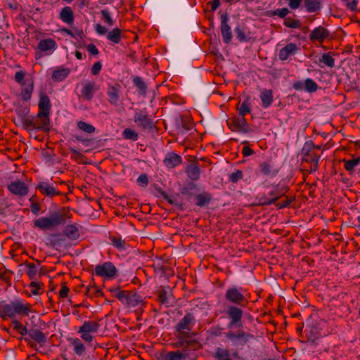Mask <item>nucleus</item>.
<instances>
[{
	"mask_svg": "<svg viewBox=\"0 0 360 360\" xmlns=\"http://www.w3.org/2000/svg\"><path fill=\"white\" fill-rule=\"evenodd\" d=\"M31 305L25 304L20 300H16L10 302H0V318L3 320L13 319L16 316H28L31 311Z\"/></svg>",
	"mask_w": 360,
	"mask_h": 360,
	"instance_id": "f257e3e1",
	"label": "nucleus"
},
{
	"mask_svg": "<svg viewBox=\"0 0 360 360\" xmlns=\"http://www.w3.org/2000/svg\"><path fill=\"white\" fill-rule=\"evenodd\" d=\"M65 220V214L60 211H57L51 213L49 217H42L35 219L33 224L34 227L41 231H53L58 226L64 225Z\"/></svg>",
	"mask_w": 360,
	"mask_h": 360,
	"instance_id": "f03ea898",
	"label": "nucleus"
},
{
	"mask_svg": "<svg viewBox=\"0 0 360 360\" xmlns=\"http://www.w3.org/2000/svg\"><path fill=\"white\" fill-rule=\"evenodd\" d=\"M243 291V289L241 287L236 285L229 287L224 293V300L226 304L247 306L249 300Z\"/></svg>",
	"mask_w": 360,
	"mask_h": 360,
	"instance_id": "7ed1b4c3",
	"label": "nucleus"
},
{
	"mask_svg": "<svg viewBox=\"0 0 360 360\" xmlns=\"http://www.w3.org/2000/svg\"><path fill=\"white\" fill-rule=\"evenodd\" d=\"M245 306H237L236 304H226L224 308V313L229 321L227 327L229 329L240 328L243 326V310Z\"/></svg>",
	"mask_w": 360,
	"mask_h": 360,
	"instance_id": "20e7f679",
	"label": "nucleus"
},
{
	"mask_svg": "<svg viewBox=\"0 0 360 360\" xmlns=\"http://www.w3.org/2000/svg\"><path fill=\"white\" fill-rule=\"evenodd\" d=\"M133 120L142 130L151 131L155 127L153 119L146 111V108L137 110L134 115Z\"/></svg>",
	"mask_w": 360,
	"mask_h": 360,
	"instance_id": "39448f33",
	"label": "nucleus"
},
{
	"mask_svg": "<svg viewBox=\"0 0 360 360\" xmlns=\"http://www.w3.org/2000/svg\"><path fill=\"white\" fill-rule=\"evenodd\" d=\"M50 117H48V123H44L43 117H37V115L35 117H28L27 120L24 122L23 128L26 130H41L45 132L50 131Z\"/></svg>",
	"mask_w": 360,
	"mask_h": 360,
	"instance_id": "423d86ee",
	"label": "nucleus"
},
{
	"mask_svg": "<svg viewBox=\"0 0 360 360\" xmlns=\"http://www.w3.org/2000/svg\"><path fill=\"white\" fill-rule=\"evenodd\" d=\"M227 125L232 131L248 134L253 132L252 129L244 117H233L226 121Z\"/></svg>",
	"mask_w": 360,
	"mask_h": 360,
	"instance_id": "0eeeda50",
	"label": "nucleus"
},
{
	"mask_svg": "<svg viewBox=\"0 0 360 360\" xmlns=\"http://www.w3.org/2000/svg\"><path fill=\"white\" fill-rule=\"evenodd\" d=\"M117 271L116 266L112 262H105L102 264L96 265L94 274L98 276L111 279L116 277Z\"/></svg>",
	"mask_w": 360,
	"mask_h": 360,
	"instance_id": "6e6552de",
	"label": "nucleus"
},
{
	"mask_svg": "<svg viewBox=\"0 0 360 360\" xmlns=\"http://www.w3.org/2000/svg\"><path fill=\"white\" fill-rule=\"evenodd\" d=\"M38 108L37 117H43L44 123H48V117L50 116L51 110V103L46 93H41L40 94Z\"/></svg>",
	"mask_w": 360,
	"mask_h": 360,
	"instance_id": "1a4fd4ad",
	"label": "nucleus"
},
{
	"mask_svg": "<svg viewBox=\"0 0 360 360\" xmlns=\"http://www.w3.org/2000/svg\"><path fill=\"white\" fill-rule=\"evenodd\" d=\"M315 144L312 141H307L304 143L302 149L303 154L302 161L308 163L319 162L321 158L320 155H318L314 151Z\"/></svg>",
	"mask_w": 360,
	"mask_h": 360,
	"instance_id": "9d476101",
	"label": "nucleus"
},
{
	"mask_svg": "<svg viewBox=\"0 0 360 360\" xmlns=\"http://www.w3.org/2000/svg\"><path fill=\"white\" fill-rule=\"evenodd\" d=\"M33 340L39 345L43 346L47 341L46 335L40 329L32 327L29 329L28 337L24 338V340L31 347H34V344L31 341Z\"/></svg>",
	"mask_w": 360,
	"mask_h": 360,
	"instance_id": "9b49d317",
	"label": "nucleus"
},
{
	"mask_svg": "<svg viewBox=\"0 0 360 360\" xmlns=\"http://www.w3.org/2000/svg\"><path fill=\"white\" fill-rule=\"evenodd\" d=\"M220 30L224 42L226 44L231 43L233 36L231 26L229 24V15L227 13H223L220 15Z\"/></svg>",
	"mask_w": 360,
	"mask_h": 360,
	"instance_id": "f8f14e48",
	"label": "nucleus"
},
{
	"mask_svg": "<svg viewBox=\"0 0 360 360\" xmlns=\"http://www.w3.org/2000/svg\"><path fill=\"white\" fill-rule=\"evenodd\" d=\"M251 335L242 330H238L234 333L232 330H229L226 333V338L233 342L234 345L244 346L248 342V338Z\"/></svg>",
	"mask_w": 360,
	"mask_h": 360,
	"instance_id": "ddd939ff",
	"label": "nucleus"
},
{
	"mask_svg": "<svg viewBox=\"0 0 360 360\" xmlns=\"http://www.w3.org/2000/svg\"><path fill=\"white\" fill-rule=\"evenodd\" d=\"M7 188L12 194L19 197H24L29 193V187L27 185L19 179L11 181V184L7 186Z\"/></svg>",
	"mask_w": 360,
	"mask_h": 360,
	"instance_id": "4468645a",
	"label": "nucleus"
},
{
	"mask_svg": "<svg viewBox=\"0 0 360 360\" xmlns=\"http://www.w3.org/2000/svg\"><path fill=\"white\" fill-rule=\"evenodd\" d=\"M36 189L38 190L42 195L50 198H52L54 196L62 195V193L56 187L46 181L39 182L36 186Z\"/></svg>",
	"mask_w": 360,
	"mask_h": 360,
	"instance_id": "2eb2a0df",
	"label": "nucleus"
},
{
	"mask_svg": "<svg viewBox=\"0 0 360 360\" xmlns=\"http://www.w3.org/2000/svg\"><path fill=\"white\" fill-rule=\"evenodd\" d=\"M195 323V319L193 313H186L175 326L176 331L186 330L191 331Z\"/></svg>",
	"mask_w": 360,
	"mask_h": 360,
	"instance_id": "dca6fc26",
	"label": "nucleus"
},
{
	"mask_svg": "<svg viewBox=\"0 0 360 360\" xmlns=\"http://www.w3.org/2000/svg\"><path fill=\"white\" fill-rule=\"evenodd\" d=\"M98 89L94 82L88 81L82 83V88L80 91L81 94L79 95V98H82L85 101H91Z\"/></svg>",
	"mask_w": 360,
	"mask_h": 360,
	"instance_id": "f3484780",
	"label": "nucleus"
},
{
	"mask_svg": "<svg viewBox=\"0 0 360 360\" xmlns=\"http://www.w3.org/2000/svg\"><path fill=\"white\" fill-rule=\"evenodd\" d=\"M306 331L307 338L306 342L312 345H318L319 340L322 337L320 328L317 325H311L307 327Z\"/></svg>",
	"mask_w": 360,
	"mask_h": 360,
	"instance_id": "a211bd4d",
	"label": "nucleus"
},
{
	"mask_svg": "<svg viewBox=\"0 0 360 360\" xmlns=\"http://www.w3.org/2000/svg\"><path fill=\"white\" fill-rule=\"evenodd\" d=\"M330 32L323 26L315 27L309 34V39L311 41H319L323 43L324 40L328 38Z\"/></svg>",
	"mask_w": 360,
	"mask_h": 360,
	"instance_id": "6ab92c4d",
	"label": "nucleus"
},
{
	"mask_svg": "<svg viewBox=\"0 0 360 360\" xmlns=\"http://www.w3.org/2000/svg\"><path fill=\"white\" fill-rule=\"evenodd\" d=\"M300 48L295 43H288L282 48L278 53L281 60H286L290 56L295 55Z\"/></svg>",
	"mask_w": 360,
	"mask_h": 360,
	"instance_id": "aec40b11",
	"label": "nucleus"
},
{
	"mask_svg": "<svg viewBox=\"0 0 360 360\" xmlns=\"http://www.w3.org/2000/svg\"><path fill=\"white\" fill-rule=\"evenodd\" d=\"M201 344L197 340H193L188 342L184 345L181 349H179V352L185 356L184 357V360H187L191 359V352L196 351L201 347Z\"/></svg>",
	"mask_w": 360,
	"mask_h": 360,
	"instance_id": "412c9836",
	"label": "nucleus"
},
{
	"mask_svg": "<svg viewBox=\"0 0 360 360\" xmlns=\"http://www.w3.org/2000/svg\"><path fill=\"white\" fill-rule=\"evenodd\" d=\"M259 170L264 176H275L278 173V169L275 168L271 163V160H266L259 165Z\"/></svg>",
	"mask_w": 360,
	"mask_h": 360,
	"instance_id": "4be33fe9",
	"label": "nucleus"
},
{
	"mask_svg": "<svg viewBox=\"0 0 360 360\" xmlns=\"http://www.w3.org/2000/svg\"><path fill=\"white\" fill-rule=\"evenodd\" d=\"M120 89V85L117 84L115 86H109L107 89L106 94L108 97V101L114 106H117L118 105Z\"/></svg>",
	"mask_w": 360,
	"mask_h": 360,
	"instance_id": "5701e85b",
	"label": "nucleus"
},
{
	"mask_svg": "<svg viewBox=\"0 0 360 360\" xmlns=\"http://www.w3.org/2000/svg\"><path fill=\"white\" fill-rule=\"evenodd\" d=\"M165 165L167 168H174L182 163V158L178 154L174 152L167 153L163 160Z\"/></svg>",
	"mask_w": 360,
	"mask_h": 360,
	"instance_id": "b1692460",
	"label": "nucleus"
},
{
	"mask_svg": "<svg viewBox=\"0 0 360 360\" xmlns=\"http://www.w3.org/2000/svg\"><path fill=\"white\" fill-rule=\"evenodd\" d=\"M288 190V188L285 186H280L279 185L274 186L268 193L270 200H272V204L275 205L276 202L283 196Z\"/></svg>",
	"mask_w": 360,
	"mask_h": 360,
	"instance_id": "393cba45",
	"label": "nucleus"
},
{
	"mask_svg": "<svg viewBox=\"0 0 360 360\" xmlns=\"http://www.w3.org/2000/svg\"><path fill=\"white\" fill-rule=\"evenodd\" d=\"M100 326V323L98 321H86L79 327L78 333H95L98 332Z\"/></svg>",
	"mask_w": 360,
	"mask_h": 360,
	"instance_id": "a878e982",
	"label": "nucleus"
},
{
	"mask_svg": "<svg viewBox=\"0 0 360 360\" xmlns=\"http://www.w3.org/2000/svg\"><path fill=\"white\" fill-rule=\"evenodd\" d=\"M212 195L207 192L203 191L202 193L196 194L194 197L195 205L198 207H202L207 206L212 200Z\"/></svg>",
	"mask_w": 360,
	"mask_h": 360,
	"instance_id": "bb28decb",
	"label": "nucleus"
},
{
	"mask_svg": "<svg viewBox=\"0 0 360 360\" xmlns=\"http://www.w3.org/2000/svg\"><path fill=\"white\" fill-rule=\"evenodd\" d=\"M303 6L309 13H319L322 8L321 0H304Z\"/></svg>",
	"mask_w": 360,
	"mask_h": 360,
	"instance_id": "cd10ccee",
	"label": "nucleus"
},
{
	"mask_svg": "<svg viewBox=\"0 0 360 360\" xmlns=\"http://www.w3.org/2000/svg\"><path fill=\"white\" fill-rule=\"evenodd\" d=\"M59 18L68 25H72L74 22V13L70 6H65L62 8Z\"/></svg>",
	"mask_w": 360,
	"mask_h": 360,
	"instance_id": "c85d7f7f",
	"label": "nucleus"
},
{
	"mask_svg": "<svg viewBox=\"0 0 360 360\" xmlns=\"http://www.w3.org/2000/svg\"><path fill=\"white\" fill-rule=\"evenodd\" d=\"M185 172L188 177L193 181H197L200 178V169L197 163L187 165Z\"/></svg>",
	"mask_w": 360,
	"mask_h": 360,
	"instance_id": "c756f323",
	"label": "nucleus"
},
{
	"mask_svg": "<svg viewBox=\"0 0 360 360\" xmlns=\"http://www.w3.org/2000/svg\"><path fill=\"white\" fill-rule=\"evenodd\" d=\"M260 99L262 101V105L264 108H269L273 103L274 96L271 89H264L260 93Z\"/></svg>",
	"mask_w": 360,
	"mask_h": 360,
	"instance_id": "7c9ffc66",
	"label": "nucleus"
},
{
	"mask_svg": "<svg viewBox=\"0 0 360 360\" xmlns=\"http://www.w3.org/2000/svg\"><path fill=\"white\" fill-rule=\"evenodd\" d=\"M63 234L72 240H77L80 236L79 231L75 224L66 226L63 229Z\"/></svg>",
	"mask_w": 360,
	"mask_h": 360,
	"instance_id": "2f4dec72",
	"label": "nucleus"
},
{
	"mask_svg": "<svg viewBox=\"0 0 360 360\" xmlns=\"http://www.w3.org/2000/svg\"><path fill=\"white\" fill-rule=\"evenodd\" d=\"M236 38L240 42H247L251 39V33L249 31H246L245 28L240 26H237L234 29Z\"/></svg>",
	"mask_w": 360,
	"mask_h": 360,
	"instance_id": "473e14b6",
	"label": "nucleus"
},
{
	"mask_svg": "<svg viewBox=\"0 0 360 360\" xmlns=\"http://www.w3.org/2000/svg\"><path fill=\"white\" fill-rule=\"evenodd\" d=\"M38 49L44 52L55 50L56 42L53 39H46L41 40L38 44Z\"/></svg>",
	"mask_w": 360,
	"mask_h": 360,
	"instance_id": "72a5a7b5",
	"label": "nucleus"
},
{
	"mask_svg": "<svg viewBox=\"0 0 360 360\" xmlns=\"http://www.w3.org/2000/svg\"><path fill=\"white\" fill-rule=\"evenodd\" d=\"M15 112L18 117L19 122L22 124V126L24 127V122L28 118L27 116L30 112V107L26 105H19L16 108Z\"/></svg>",
	"mask_w": 360,
	"mask_h": 360,
	"instance_id": "f704fd0d",
	"label": "nucleus"
},
{
	"mask_svg": "<svg viewBox=\"0 0 360 360\" xmlns=\"http://www.w3.org/2000/svg\"><path fill=\"white\" fill-rule=\"evenodd\" d=\"M70 341L73 347V351L77 355L81 356L85 354L86 347L79 338H72Z\"/></svg>",
	"mask_w": 360,
	"mask_h": 360,
	"instance_id": "c9c22d12",
	"label": "nucleus"
},
{
	"mask_svg": "<svg viewBox=\"0 0 360 360\" xmlns=\"http://www.w3.org/2000/svg\"><path fill=\"white\" fill-rule=\"evenodd\" d=\"M122 37V30L118 27L113 28L111 31L108 32L106 35L107 39L112 44H119Z\"/></svg>",
	"mask_w": 360,
	"mask_h": 360,
	"instance_id": "e433bc0d",
	"label": "nucleus"
},
{
	"mask_svg": "<svg viewBox=\"0 0 360 360\" xmlns=\"http://www.w3.org/2000/svg\"><path fill=\"white\" fill-rule=\"evenodd\" d=\"M250 100V96H246L243 101L240 103V105L237 108V110L240 116L244 117L248 113H250L251 112Z\"/></svg>",
	"mask_w": 360,
	"mask_h": 360,
	"instance_id": "4c0bfd02",
	"label": "nucleus"
},
{
	"mask_svg": "<svg viewBox=\"0 0 360 360\" xmlns=\"http://www.w3.org/2000/svg\"><path fill=\"white\" fill-rule=\"evenodd\" d=\"M143 301L142 297L138 293L129 291L126 304L129 307H135Z\"/></svg>",
	"mask_w": 360,
	"mask_h": 360,
	"instance_id": "58836bf2",
	"label": "nucleus"
},
{
	"mask_svg": "<svg viewBox=\"0 0 360 360\" xmlns=\"http://www.w3.org/2000/svg\"><path fill=\"white\" fill-rule=\"evenodd\" d=\"M184 354L179 350L164 352L160 354V360H184Z\"/></svg>",
	"mask_w": 360,
	"mask_h": 360,
	"instance_id": "ea45409f",
	"label": "nucleus"
},
{
	"mask_svg": "<svg viewBox=\"0 0 360 360\" xmlns=\"http://www.w3.org/2000/svg\"><path fill=\"white\" fill-rule=\"evenodd\" d=\"M110 292H112L113 296L116 297L118 300H120L124 304H126L129 291L120 290V288L117 287L110 288Z\"/></svg>",
	"mask_w": 360,
	"mask_h": 360,
	"instance_id": "a19ab883",
	"label": "nucleus"
},
{
	"mask_svg": "<svg viewBox=\"0 0 360 360\" xmlns=\"http://www.w3.org/2000/svg\"><path fill=\"white\" fill-rule=\"evenodd\" d=\"M70 70L69 68H60L54 70L52 73V79L56 82L63 81L69 75Z\"/></svg>",
	"mask_w": 360,
	"mask_h": 360,
	"instance_id": "79ce46f5",
	"label": "nucleus"
},
{
	"mask_svg": "<svg viewBox=\"0 0 360 360\" xmlns=\"http://www.w3.org/2000/svg\"><path fill=\"white\" fill-rule=\"evenodd\" d=\"M196 187L197 185L194 182L190 181L180 188V193L181 195L187 196V199L190 200L193 196L192 191L195 190Z\"/></svg>",
	"mask_w": 360,
	"mask_h": 360,
	"instance_id": "37998d69",
	"label": "nucleus"
},
{
	"mask_svg": "<svg viewBox=\"0 0 360 360\" xmlns=\"http://www.w3.org/2000/svg\"><path fill=\"white\" fill-rule=\"evenodd\" d=\"M158 300L161 304L167 306L169 303V292L164 287L161 286L158 290Z\"/></svg>",
	"mask_w": 360,
	"mask_h": 360,
	"instance_id": "c03bdc74",
	"label": "nucleus"
},
{
	"mask_svg": "<svg viewBox=\"0 0 360 360\" xmlns=\"http://www.w3.org/2000/svg\"><path fill=\"white\" fill-rule=\"evenodd\" d=\"M11 323L13 325V329L18 332L22 337L19 338V340H24V336L28 335L29 329H27L25 326H24L21 322L16 319H13L11 321Z\"/></svg>",
	"mask_w": 360,
	"mask_h": 360,
	"instance_id": "a18cd8bd",
	"label": "nucleus"
},
{
	"mask_svg": "<svg viewBox=\"0 0 360 360\" xmlns=\"http://www.w3.org/2000/svg\"><path fill=\"white\" fill-rule=\"evenodd\" d=\"M214 358L217 360H232L229 351L226 349L218 347L214 353Z\"/></svg>",
	"mask_w": 360,
	"mask_h": 360,
	"instance_id": "49530a36",
	"label": "nucleus"
},
{
	"mask_svg": "<svg viewBox=\"0 0 360 360\" xmlns=\"http://www.w3.org/2000/svg\"><path fill=\"white\" fill-rule=\"evenodd\" d=\"M134 84L138 88L139 93L141 95H145L147 91V86L141 77L136 76L132 79Z\"/></svg>",
	"mask_w": 360,
	"mask_h": 360,
	"instance_id": "de8ad7c7",
	"label": "nucleus"
},
{
	"mask_svg": "<svg viewBox=\"0 0 360 360\" xmlns=\"http://www.w3.org/2000/svg\"><path fill=\"white\" fill-rule=\"evenodd\" d=\"M319 62L324 63L329 68L335 67V58L332 57L331 52L323 53L319 58Z\"/></svg>",
	"mask_w": 360,
	"mask_h": 360,
	"instance_id": "09e8293b",
	"label": "nucleus"
},
{
	"mask_svg": "<svg viewBox=\"0 0 360 360\" xmlns=\"http://www.w3.org/2000/svg\"><path fill=\"white\" fill-rule=\"evenodd\" d=\"M23 264L27 268L26 274L30 279H35L38 271L37 266L34 263H30L28 262H25Z\"/></svg>",
	"mask_w": 360,
	"mask_h": 360,
	"instance_id": "8fccbe9b",
	"label": "nucleus"
},
{
	"mask_svg": "<svg viewBox=\"0 0 360 360\" xmlns=\"http://www.w3.org/2000/svg\"><path fill=\"white\" fill-rule=\"evenodd\" d=\"M49 243H47L51 247L55 248L58 246H60L63 239L60 238V234L52 233L48 238Z\"/></svg>",
	"mask_w": 360,
	"mask_h": 360,
	"instance_id": "3c124183",
	"label": "nucleus"
},
{
	"mask_svg": "<svg viewBox=\"0 0 360 360\" xmlns=\"http://www.w3.org/2000/svg\"><path fill=\"white\" fill-rule=\"evenodd\" d=\"M283 25L289 28L298 29L301 27V22L298 19H294L292 17H286L283 20Z\"/></svg>",
	"mask_w": 360,
	"mask_h": 360,
	"instance_id": "603ef678",
	"label": "nucleus"
},
{
	"mask_svg": "<svg viewBox=\"0 0 360 360\" xmlns=\"http://www.w3.org/2000/svg\"><path fill=\"white\" fill-rule=\"evenodd\" d=\"M193 122L188 117L181 116L180 122L178 124L179 129L185 131L190 130L193 127Z\"/></svg>",
	"mask_w": 360,
	"mask_h": 360,
	"instance_id": "864d4df0",
	"label": "nucleus"
},
{
	"mask_svg": "<svg viewBox=\"0 0 360 360\" xmlns=\"http://www.w3.org/2000/svg\"><path fill=\"white\" fill-rule=\"evenodd\" d=\"M110 240L111 244L119 250H124L126 249V243L120 237L110 236Z\"/></svg>",
	"mask_w": 360,
	"mask_h": 360,
	"instance_id": "5fc2aeb1",
	"label": "nucleus"
},
{
	"mask_svg": "<svg viewBox=\"0 0 360 360\" xmlns=\"http://www.w3.org/2000/svg\"><path fill=\"white\" fill-rule=\"evenodd\" d=\"M177 333L176 337L179 340H181L185 342H188L193 340V337H194L196 333H190L191 331L184 330V331H176Z\"/></svg>",
	"mask_w": 360,
	"mask_h": 360,
	"instance_id": "6e6d98bb",
	"label": "nucleus"
},
{
	"mask_svg": "<svg viewBox=\"0 0 360 360\" xmlns=\"http://www.w3.org/2000/svg\"><path fill=\"white\" fill-rule=\"evenodd\" d=\"M342 161L345 162V169L347 172H352L354 169V167L359 164L360 157L353 158L352 160H346L344 159Z\"/></svg>",
	"mask_w": 360,
	"mask_h": 360,
	"instance_id": "4d7b16f0",
	"label": "nucleus"
},
{
	"mask_svg": "<svg viewBox=\"0 0 360 360\" xmlns=\"http://www.w3.org/2000/svg\"><path fill=\"white\" fill-rule=\"evenodd\" d=\"M318 84L310 78H307L304 80V91L309 93H313L318 90Z\"/></svg>",
	"mask_w": 360,
	"mask_h": 360,
	"instance_id": "13d9d810",
	"label": "nucleus"
},
{
	"mask_svg": "<svg viewBox=\"0 0 360 360\" xmlns=\"http://www.w3.org/2000/svg\"><path fill=\"white\" fill-rule=\"evenodd\" d=\"M122 136L124 139L136 141L139 139V134L134 129L130 128L125 129L122 132Z\"/></svg>",
	"mask_w": 360,
	"mask_h": 360,
	"instance_id": "bf43d9fd",
	"label": "nucleus"
},
{
	"mask_svg": "<svg viewBox=\"0 0 360 360\" xmlns=\"http://www.w3.org/2000/svg\"><path fill=\"white\" fill-rule=\"evenodd\" d=\"M85 295L89 297H102L103 293L101 290L98 289L96 285L87 287Z\"/></svg>",
	"mask_w": 360,
	"mask_h": 360,
	"instance_id": "052dcab7",
	"label": "nucleus"
},
{
	"mask_svg": "<svg viewBox=\"0 0 360 360\" xmlns=\"http://www.w3.org/2000/svg\"><path fill=\"white\" fill-rule=\"evenodd\" d=\"M290 13V11L288 8H277L271 11V16H278L280 18L285 19L286 16Z\"/></svg>",
	"mask_w": 360,
	"mask_h": 360,
	"instance_id": "680f3d73",
	"label": "nucleus"
},
{
	"mask_svg": "<svg viewBox=\"0 0 360 360\" xmlns=\"http://www.w3.org/2000/svg\"><path fill=\"white\" fill-rule=\"evenodd\" d=\"M77 127L79 129L89 134L94 133L96 130L95 127L93 125L88 124L84 121H79L77 122Z\"/></svg>",
	"mask_w": 360,
	"mask_h": 360,
	"instance_id": "e2e57ef3",
	"label": "nucleus"
},
{
	"mask_svg": "<svg viewBox=\"0 0 360 360\" xmlns=\"http://www.w3.org/2000/svg\"><path fill=\"white\" fill-rule=\"evenodd\" d=\"M101 15H102V20L109 26H112L114 24V20L110 16V12L106 10H102L101 11Z\"/></svg>",
	"mask_w": 360,
	"mask_h": 360,
	"instance_id": "0e129e2a",
	"label": "nucleus"
},
{
	"mask_svg": "<svg viewBox=\"0 0 360 360\" xmlns=\"http://www.w3.org/2000/svg\"><path fill=\"white\" fill-rule=\"evenodd\" d=\"M34 84L32 83L30 86L22 89L21 95L23 100L27 101L31 98L32 93L33 91Z\"/></svg>",
	"mask_w": 360,
	"mask_h": 360,
	"instance_id": "69168bd1",
	"label": "nucleus"
},
{
	"mask_svg": "<svg viewBox=\"0 0 360 360\" xmlns=\"http://www.w3.org/2000/svg\"><path fill=\"white\" fill-rule=\"evenodd\" d=\"M272 204V200H270L269 194H262L258 198V205L261 206H267Z\"/></svg>",
	"mask_w": 360,
	"mask_h": 360,
	"instance_id": "338daca9",
	"label": "nucleus"
},
{
	"mask_svg": "<svg viewBox=\"0 0 360 360\" xmlns=\"http://www.w3.org/2000/svg\"><path fill=\"white\" fill-rule=\"evenodd\" d=\"M243 174L241 170H237L236 172L229 175V179L232 183H237L239 180L242 179Z\"/></svg>",
	"mask_w": 360,
	"mask_h": 360,
	"instance_id": "774afa93",
	"label": "nucleus"
}]
</instances>
